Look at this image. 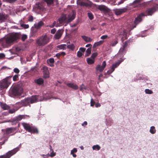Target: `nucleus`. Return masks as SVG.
Wrapping results in <instances>:
<instances>
[{
	"mask_svg": "<svg viewBox=\"0 0 158 158\" xmlns=\"http://www.w3.org/2000/svg\"><path fill=\"white\" fill-rule=\"evenodd\" d=\"M67 48H68L70 49L72 51H73L75 48V46L73 44L68 45L67 46Z\"/></svg>",
	"mask_w": 158,
	"mask_h": 158,
	"instance_id": "37",
	"label": "nucleus"
},
{
	"mask_svg": "<svg viewBox=\"0 0 158 158\" xmlns=\"http://www.w3.org/2000/svg\"><path fill=\"white\" fill-rule=\"evenodd\" d=\"M33 20V17L32 16H30L28 19V20L30 22H32Z\"/></svg>",
	"mask_w": 158,
	"mask_h": 158,
	"instance_id": "62",
	"label": "nucleus"
},
{
	"mask_svg": "<svg viewBox=\"0 0 158 158\" xmlns=\"http://www.w3.org/2000/svg\"><path fill=\"white\" fill-rule=\"evenodd\" d=\"M16 130L15 127L7 128L5 129V132L7 135L10 134V135H15L16 132H14Z\"/></svg>",
	"mask_w": 158,
	"mask_h": 158,
	"instance_id": "10",
	"label": "nucleus"
},
{
	"mask_svg": "<svg viewBox=\"0 0 158 158\" xmlns=\"http://www.w3.org/2000/svg\"><path fill=\"white\" fill-rule=\"evenodd\" d=\"M63 31L62 30H58L54 35L56 39H59L62 35Z\"/></svg>",
	"mask_w": 158,
	"mask_h": 158,
	"instance_id": "18",
	"label": "nucleus"
},
{
	"mask_svg": "<svg viewBox=\"0 0 158 158\" xmlns=\"http://www.w3.org/2000/svg\"><path fill=\"white\" fill-rule=\"evenodd\" d=\"M67 85L69 87L72 88L74 89L77 90L78 89V87L76 84L72 83H69L67 84Z\"/></svg>",
	"mask_w": 158,
	"mask_h": 158,
	"instance_id": "23",
	"label": "nucleus"
},
{
	"mask_svg": "<svg viewBox=\"0 0 158 158\" xmlns=\"http://www.w3.org/2000/svg\"><path fill=\"white\" fill-rule=\"evenodd\" d=\"M78 3L79 5L81 6L86 7L91 6L92 4L91 2H88L87 0H79Z\"/></svg>",
	"mask_w": 158,
	"mask_h": 158,
	"instance_id": "9",
	"label": "nucleus"
},
{
	"mask_svg": "<svg viewBox=\"0 0 158 158\" xmlns=\"http://www.w3.org/2000/svg\"><path fill=\"white\" fill-rule=\"evenodd\" d=\"M14 71L16 73H18L19 72V70L17 68H15L14 69Z\"/></svg>",
	"mask_w": 158,
	"mask_h": 158,
	"instance_id": "55",
	"label": "nucleus"
},
{
	"mask_svg": "<svg viewBox=\"0 0 158 158\" xmlns=\"http://www.w3.org/2000/svg\"><path fill=\"white\" fill-rule=\"evenodd\" d=\"M156 130L154 126H152L151 127L150 130V132L152 134H154L156 133Z\"/></svg>",
	"mask_w": 158,
	"mask_h": 158,
	"instance_id": "39",
	"label": "nucleus"
},
{
	"mask_svg": "<svg viewBox=\"0 0 158 158\" xmlns=\"http://www.w3.org/2000/svg\"><path fill=\"white\" fill-rule=\"evenodd\" d=\"M86 88L85 86L83 84H82V85L80 86V90L81 91L83 89H86Z\"/></svg>",
	"mask_w": 158,
	"mask_h": 158,
	"instance_id": "48",
	"label": "nucleus"
},
{
	"mask_svg": "<svg viewBox=\"0 0 158 158\" xmlns=\"http://www.w3.org/2000/svg\"><path fill=\"white\" fill-rule=\"evenodd\" d=\"M35 7L37 9L39 10H43L44 9V6L43 4L41 3H36Z\"/></svg>",
	"mask_w": 158,
	"mask_h": 158,
	"instance_id": "24",
	"label": "nucleus"
},
{
	"mask_svg": "<svg viewBox=\"0 0 158 158\" xmlns=\"http://www.w3.org/2000/svg\"><path fill=\"white\" fill-rule=\"evenodd\" d=\"M18 78V75H15L13 77V81H16L17 80Z\"/></svg>",
	"mask_w": 158,
	"mask_h": 158,
	"instance_id": "47",
	"label": "nucleus"
},
{
	"mask_svg": "<svg viewBox=\"0 0 158 158\" xmlns=\"http://www.w3.org/2000/svg\"><path fill=\"white\" fill-rule=\"evenodd\" d=\"M91 48H88L86 51V54L85 55V56H89L91 53Z\"/></svg>",
	"mask_w": 158,
	"mask_h": 158,
	"instance_id": "40",
	"label": "nucleus"
},
{
	"mask_svg": "<svg viewBox=\"0 0 158 158\" xmlns=\"http://www.w3.org/2000/svg\"><path fill=\"white\" fill-rule=\"evenodd\" d=\"M143 0H135L133 2V4L139 7L144 6L147 5L148 3L147 2H143L141 3V2Z\"/></svg>",
	"mask_w": 158,
	"mask_h": 158,
	"instance_id": "11",
	"label": "nucleus"
},
{
	"mask_svg": "<svg viewBox=\"0 0 158 158\" xmlns=\"http://www.w3.org/2000/svg\"><path fill=\"white\" fill-rule=\"evenodd\" d=\"M52 150V152L51 153L50 155H49L48 154V155L49 156H51V157H53L56 155V153L54 152L53 150V149Z\"/></svg>",
	"mask_w": 158,
	"mask_h": 158,
	"instance_id": "50",
	"label": "nucleus"
},
{
	"mask_svg": "<svg viewBox=\"0 0 158 158\" xmlns=\"http://www.w3.org/2000/svg\"><path fill=\"white\" fill-rule=\"evenodd\" d=\"M30 132L33 134H38L39 131L37 128L32 126L31 129V131Z\"/></svg>",
	"mask_w": 158,
	"mask_h": 158,
	"instance_id": "28",
	"label": "nucleus"
},
{
	"mask_svg": "<svg viewBox=\"0 0 158 158\" xmlns=\"http://www.w3.org/2000/svg\"><path fill=\"white\" fill-rule=\"evenodd\" d=\"M44 77L45 78H48L49 77V73L48 70V68L46 66L43 67Z\"/></svg>",
	"mask_w": 158,
	"mask_h": 158,
	"instance_id": "15",
	"label": "nucleus"
},
{
	"mask_svg": "<svg viewBox=\"0 0 158 158\" xmlns=\"http://www.w3.org/2000/svg\"><path fill=\"white\" fill-rule=\"evenodd\" d=\"M146 15H145V14L143 13H141L139 14L137 17L135 18L134 21V24H135V25L133 26V28L131 29V30L135 27L136 25L142 21V17L144 16H146Z\"/></svg>",
	"mask_w": 158,
	"mask_h": 158,
	"instance_id": "6",
	"label": "nucleus"
},
{
	"mask_svg": "<svg viewBox=\"0 0 158 158\" xmlns=\"http://www.w3.org/2000/svg\"><path fill=\"white\" fill-rule=\"evenodd\" d=\"M20 38V35L18 33L12 34L7 36L5 39L1 41L0 44L3 48L7 47V44L16 41Z\"/></svg>",
	"mask_w": 158,
	"mask_h": 158,
	"instance_id": "1",
	"label": "nucleus"
},
{
	"mask_svg": "<svg viewBox=\"0 0 158 158\" xmlns=\"http://www.w3.org/2000/svg\"><path fill=\"white\" fill-rule=\"evenodd\" d=\"M76 15V12L74 10H73L71 15H69L68 16V22H71L72 20H73L75 18Z\"/></svg>",
	"mask_w": 158,
	"mask_h": 158,
	"instance_id": "17",
	"label": "nucleus"
},
{
	"mask_svg": "<svg viewBox=\"0 0 158 158\" xmlns=\"http://www.w3.org/2000/svg\"><path fill=\"white\" fill-rule=\"evenodd\" d=\"M97 56V53L96 52H95V53H93L91 57H90V58H92V59H94L95 60V58Z\"/></svg>",
	"mask_w": 158,
	"mask_h": 158,
	"instance_id": "46",
	"label": "nucleus"
},
{
	"mask_svg": "<svg viewBox=\"0 0 158 158\" xmlns=\"http://www.w3.org/2000/svg\"><path fill=\"white\" fill-rule=\"evenodd\" d=\"M77 152V150L76 148H74L73 150L71 151V154L73 156L76 157L77 156L76 155L74 154V153H76Z\"/></svg>",
	"mask_w": 158,
	"mask_h": 158,
	"instance_id": "36",
	"label": "nucleus"
},
{
	"mask_svg": "<svg viewBox=\"0 0 158 158\" xmlns=\"http://www.w3.org/2000/svg\"><path fill=\"white\" fill-rule=\"evenodd\" d=\"M145 93L148 94H152L153 92L152 90L148 89H146L145 90Z\"/></svg>",
	"mask_w": 158,
	"mask_h": 158,
	"instance_id": "43",
	"label": "nucleus"
},
{
	"mask_svg": "<svg viewBox=\"0 0 158 158\" xmlns=\"http://www.w3.org/2000/svg\"><path fill=\"white\" fill-rule=\"evenodd\" d=\"M97 8L100 11H102L105 13H108L110 11L109 9L105 6L103 5H98Z\"/></svg>",
	"mask_w": 158,
	"mask_h": 158,
	"instance_id": "12",
	"label": "nucleus"
},
{
	"mask_svg": "<svg viewBox=\"0 0 158 158\" xmlns=\"http://www.w3.org/2000/svg\"><path fill=\"white\" fill-rule=\"evenodd\" d=\"M66 45L65 44H62L59 45L57 46V48L59 49L65 50L66 49Z\"/></svg>",
	"mask_w": 158,
	"mask_h": 158,
	"instance_id": "33",
	"label": "nucleus"
},
{
	"mask_svg": "<svg viewBox=\"0 0 158 158\" xmlns=\"http://www.w3.org/2000/svg\"><path fill=\"white\" fill-rule=\"evenodd\" d=\"M123 36L125 37V39H127V33L125 30H124L123 31Z\"/></svg>",
	"mask_w": 158,
	"mask_h": 158,
	"instance_id": "53",
	"label": "nucleus"
},
{
	"mask_svg": "<svg viewBox=\"0 0 158 158\" xmlns=\"http://www.w3.org/2000/svg\"><path fill=\"white\" fill-rule=\"evenodd\" d=\"M23 89L19 85L14 86L10 91V93L15 96H19L23 92Z\"/></svg>",
	"mask_w": 158,
	"mask_h": 158,
	"instance_id": "4",
	"label": "nucleus"
},
{
	"mask_svg": "<svg viewBox=\"0 0 158 158\" xmlns=\"http://www.w3.org/2000/svg\"><path fill=\"white\" fill-rule=\"evenodd\" d=\"M129 42L128 41H126L123 44V45L122 48H120L119 52L122 54L124 55L126 52V48L127 47L128 44Z\"/></svg>",
	"mask_w": 158,
	"mask_h": 158,
	"instance_id": "14",
	"label": "nucleus"
},
{
	"mask_svg": "<svg viewBox=\"0 0 158 158\" xmlns=\"http://www.w3.org/2000/svg\"><path fill=\"white\" fill-rule=\"evenodd\" d=\"M48 5H50L53 3L54 0H44Z\"/></svg>",
	"mask_w": 158,
	"mask_h": 158,
	"instance_id": "41",
	"label": "nucleus"
},
{
	"mask_svg": "<svg viewBox=\"0 0 158 158\" xmlns=\"http://www.w3.org/2000/svg\"><path fill=\"white\" fill-rule=\"evenodd\" d=\"M124 59H121L120 60H119L118 62L113 64L111 68V69L109 70L107 72V73L108 74L111 73L116 68L119 64L123 61Z\"/></svg>",
	"mask_w": 158,
	"mask_h": 158,
	"instance_id": "7",
	"label": "nucleus"
},
{
	"mask_svg": "<svg viewBox=\"0 0 158 158\" xmlns=\"http://www.w3.org/2000/svg\"><path fill=\"white\" fill-rule=\"evenodd\" d=\"M52 98L51 95H50L49 94L47 93L46 96H44V95L43 96V99H41L42 101L43 100H46L48 99H50Z\"/></svg>",
	"mask_w": 158,
	"mask_h": 158,
	"instance_id": "31",
	"label": "nucleus"
},
{
	"mask_svg": "<svg viewBox=\"0 0 158 158\" xmlns=\"http://www.w3.org/2000/svg\"><path fill=\"white\" fill-rule=\"evenodd\" d=\"M66 19V16H63L58 19V21L57 22V23L59 22V23L60 24H62L64 22H65Z\"/></svg>",
	"mask_w": 158,
	"mask_h": 158,
	"instance_id": "26",
	"label": "nucleus"
},
{
	"mask_svg": "<svg viewBox=\"0 0 158 158\" xmlns=\"http://www.w3.org/2000/svg\"><path fill=\"white\" fill-rule=\"evenodd\" d=\"M81 37L86 42H90L92 40L90 38L85 35L82 36Z\"/></svg>",
	"mask_w": 158,
	"mask_h": 158,
	"instance_id": "27",
	"label": "nucleus"
},
{
	"mask_svg": "<svg viewBox=\"0 0 158 158\" xmlns=\"http://www.w3.org/2000/svg\"><path fill=\"white\" fill-rule=\"evenodd\" d=\"M48 60L49 62L51 63H53L55 62L54 59L53 58H50Z\"/></svg>",
	"mask_w": 158,
	"mask_h": 158,
	"instance_id": "57",
	"label": "nucleus"
},
{
	"mask_svg": "<svg viewBox=\"0 0 158 158\" xmlns=\"http://www.w3.org/2000/svg\"><path fill=\"white\" fill-rule=\"evenodd\" d=\"M100 149V146L98 145H94L93 147V149L94 150H99Z\"/></svg>",
	"mask_w": 158,
	"mask_h": 158,
	"instance_id": "42",
	"label": "nucleus"
},
{
	"mask_svg": "<svg viewBox=\"0 0 158 158\" xmlns=\"http://www.w3.org/2000/svg\"><path fill=\"white\" fill-rule=\"evenodd\" d=\"M22 124L26 131L29 132L31 131V129L32 126H31L29 124L23 123H22Z\"/></svg>",
	"mask_w": 158,
	"mask_h": 158,
	"instance_id": "19",
	"label": "nucleus"
},
{
	"mask_svg": "<svg viewBox=\"0 0 158 158\" xmlns=\"http://www.w3.org/2000/svg\"><path fill=\"white\" fill-rule=\"evenodd\" d=\"M52 25L54 26H56V27L59 26V25L58 24V23L56 24V22L55 21L53 22V23H52Z\"/></svg>",
	"mask_w": 158,
	"mask_h": 158,
	"instance_id": "63",
	"label": "nucleus"
},
{
	"mask_svg": "<svg viewBox=\"0 0 158 158\" xmlns=\"http://www.w3.org/2000/svg\"><path fill=\"white\" fill-rule=\"evenodd\" d=\"M82 55V53L80 51H78L77 52V56L79 57H81Z\"/></svg>",
	"mask_w": 158,
	"mask_h": 158,
	"instance_id": "52",
	"label": "nucleus"
},
{
	"mask_svg": "<svg viewBox=\"0 0 158 158\" xmlns=\"http://www.w3.org/2000/svg\"><path fill=\"white\" fill-rule=\"evenodd\" d=\"M80 50L81 51L80 52L82 53L84 52L85 50V48H80Z\"/></svg>",
	"mask_w": 158,
	"mask_h": 158,
	"instance_id": "58",
	"label": "nucleus"
},
{
	"mask_svg": "<svg viewBox=\"0 0 158 158\" xmlns=\"http://www.w3.org/2000/svg\"><path fill=\"white\" fill-rule=\"evenodd\" d=\"M9 85L8 81L6 79H4L0 82V86L1 88L4 89L7 88Z\"/></svg>",
	"mask_w": 158,
	"mask_h": 158,
	"instance_id": "13",
	"label": "nucleus"
},
{
	"mask_svg": "<svg viewBox=\"0 0 158 158\" xmlns=\"http://www.w3.org/2000/svg\"><path fill=\"white\" fill-rule=\"evenodd\" d=\"M107 37H108L107 35H103L101 37V39H102V40H104V39H107Z\"/></svg>",
	"mask_w": 158,
	"mask_h": 158,
	"instance_id": "56",
	"label": "nucleus"
},
{
	"mask_svg": "<svg viewBox=\"0 0 158 158\" xmlns=\"http://www.w3.org/2000/svg\"><path fill=\"white\" fill-rule=\"evenodd\" d=\"M9 113L10 114H12L14 113L15 111V109H10V110L9 111Z\"/></svg>",
	"mask_w": 158,
	"mask_h": 158,
	"instance_id": "59",
	"label": "nucleus"
},
{
	"mask_svg": "<svg viewBox=\"0 0 158 158\" xmlns=\"http://www.w3.org/2000/svg\"><path fill=\"white\" fill-rule=\"evenodd\" d=\"M25 116L24 115H19L15 118V120H16V121L19 122L22 119H24L25 118Z\"/></svg>",
	"mask_w": 158,
	"mask_h": 158,
	"instance_id": "30",
	"label": "nucleus"
},
{
	"mask_svg": "<svg viewBox=\"0 0 158 158\" xmlns=\"http://www.w3.org/2000/svg\"><path fill=\"white\" fill-rule=\"evenodd\" d=\"M18 122L16 121V120H15V119L14 118L13 119L12 121V124L13 125H15Z\"/></svg>",
	"mask_w": 158,
	"mask_h": 158,
	"instance_id": "49",
	"label": "nucleus"
},
{
	"mask_svg": "<svg viewBox=\"0 0 158 158\" xmlns=\"http://www.w3.org/2000/svg\"><path fill=\"white\" fill-rule=\"evenodd\" d=\"M5 57V55L4 53H0V59L3 58Z\"/></svg>",
	"mask_w": 158,
	"mask_h": 158,
	"instance_id": "60",
	"label": "nucleus"
},
{
	"mask_svg": "<svg viewBox=\"0 0 158 158\" xmlns=\"http://www.w3.org/2000/svg\"><path fill=\"white\" fill-rule=\"evenodd\" d=\"M90 104V105L91 106H93L95 104V102L94 101L92 98L91 100Z\"/></svg>",
	"mask_w": 158,
	"mask_h": 158,
	"instance_id": "51",
	"label": "nucleus"
},
{
	"mask_svg": "<svg viewBox=\"0 0 158 158\" xmlns=\"http://www.w3.org/2000/svg\"><path fill=\"white\" fill-rule=\"evenodd\" d=\"M27 36L26 35H23L22 37V40L23 41H24L27 38Z\"/></svg>",
	"mask_w": 158,
	"mask_h": 158,
	"instance_id": "54",
	"label": "nucleus"
},
{
	"mask_svg": "<svg viewBox=\"0 0 158 158\" xmlns=\"http://www.w3.org/2000/svg\"><path fill=\"white\" fill-rule=\"evenodd\" d=\"M44 25V23L43 22L40 21L38 23L35 24L34 26L35 28L39 29L40 28Z\"/></svg>",
	"mask_w": 158,
	"mask_h": 158,
	"instance_id": "25",
	"label": "nucleus"
},
{
	"mask_svg": "<svg viewBox=\"0 0 158 158\" xmlns=\"http://www.w3.org/2000/svg\"><path fill=\"white\" fill-rule=\"evenodd\" d=\"M118 43V40L117 38L114 40H113L110 44V45L112 47L115 46L116 44Z\"/></svg>",
	"mask_w": 158,
	"mask_h": 158,
	"instance_id": "34",
	"label": "nucleus"
},
{
	"mask_svg": "<svg viewBox=\"0 0 158 158\" xmlns=\"http://www.w3.org/2000/svg\"><path fill=\"white\" fill-rule=\"evenodd\" d=\"M86 61L89 64H91L94 63L95 60L89 57L87 59Z\"/></svg>",
	"mask_w": 158,
	"mask_h": 158,
	"instance_id": "29",
	"label": "nucleus"
},
{
	"mask_svg": "<svg viewBox=\"0 0 158 158\" xmlns=\"http://www.w3.org/2000/svg\"><path fill=\"white\" fill-rule=\"evenodd\" d=\"M41 98L38 95H33L31 97L25 98L23 100H21V103L23 106H26L29 105L30 104L35 103L37 102L41 101V99H39V98Z\"/></svg>",
	"mask_w": 158,
	"mask_h": 158,
	"instance_id": "2",
	"label": "nucleus"
},
{
	"mask_svg": "<svg viewBox=\"0 0 158 158\" xmlns=\"http://www.w3.org/2000/svg\"><path fill=\"white\" fill-rule=\"evenodd\" d=\"M34 82L36 84L41 85L43 84L44 81L42 78H40L34 80Z\"/></svg>",
	"mask_w": 158,
	"mask_h": 158,
	"instance_id": "21",
	"label": "nucleus"
},
{
	"mask_svg": "<svg viewBox=\"0 0 158 158\" xmlns=\"http://www.w3.org/2000/svg\"><path fill=\"white\" fill-rule=\"evenodd\" d=\"M4 1L6 2H7L10 3H12L15 2L16 1H17V0H3Z\"/></svg>",
	"mask_w": 158,
	"mask_h": 158,
	"instance_id": "45",
	"label": "nucleus"
},
{
	"mask_svg": "<svg viewBox=\"0 0 158 158\" xmlns=\"http://www.w3.org/2000/svg\"><path fill=\"white\" fill-rule=\"evenodd\" d=\"M19 150V148H16L8 151L5 154L0 156V158H10L12 156L15 154Z\"/></svg>",
	"mask_w": 158,
	"mask_h": 158,
	"instance_id": "5",
	"label": "nucleus"
},
{
	"mask_svg": "<svg viewBox=\"0 0 158 158\" xmlns=\"http://www.w3.org/2000/svg\"><path fill=\"white\" fill-rule=\"evenodd\" d=\"M66 55V53L64 52H61L58 53L56 54V56L58 58H59L61 56H64Z\"/></svg>",
	"mask_w": 158,
	"mask_h": 158,
	"instance_id": "38",
	"label": "nucleus"
},
{
	"mask_svg": "<svg viewBox=\"0 0 158 158\" xmlns=\"http://www.w3.org/2000/svg\"><path fill=\"white\" fill-rule=\"evenodd\" d=\"M106 65V62L105 61H104L102 62V65H98L96 67V69L97 71H99L100 72H102Z\"/></svg>",
	"mask_w": 158,
	"mask_h": 158,
	"instance_id": "16",
	"label": "nucleus"
},
{
	"mask_svg": "<svg viewBox=\"0 0 158 158\" xmlns=\"http://www.w3.org/2000/svg\"><path fill=\"white\" fill-rule=\"evenodd\" d=\"M0 105L2 108L4 110H8L10 109V106L2 102H0Z\"/></svg>",
	"mask_w": 158,
	"mask_h": 158,
	"instance_id": "20",
	"label": "nucleus"
},
{
	"mask_svg": "<svg viewBox=\"0 0 158 158\" xmlns=\"http://www.w3.org/2000/svg\"><path fill=\"white\" fill-rule=\"evenodd\" d=\"M8 17V15H7L3 14L0 13V21L1 22H3L6 20Z\"/></svg>",
	"mask_w": 158,
	"mask_h": 158,
	"instance_id": "22",
	"label": "nucleus"
},
{
	"mask_svg": "<svg viewBox=\"0 0 158 158\" xmlns=\"http://www.w3.org/2000/svg\"><path fill=\"white\" fill-rule=\"evenodd\" d=\"M104 42V41L103 40H100L98 42H96L94 44L93 47L95 48L98 46H100L102 45L103 43Z\"/></svg>",
	"mask_w": 158,
	"mask_h": 158,
	"instance_id": "32",
	"label": "nucleus"
},
{
	"mask_svg": "<svg viewBox=\"0 0 158 158\" xmlns=\"http://www.w3.org/2000/svg\"><path fill=\"white\" fill-rule=\"evenodd\" d=\"M56 29L55 28H54L51 30V32L52 34H54L56 32Z\"/></svg>",
	"mask_w": 158,
	"mask_h": 158,
	"instance_id": "61",
	"label": "nucleus"
},
{
	"mask_svg": "<svg viewBox=\"0 0 158 158\" xmlns=\"http://www.w3.org/2000/svg\"><path fill=\"white\" fill-rule=\"evenodd\" d=\"M88 15L89 19L91 20H92L94 18V16L91 13H88Z\"/></svg>",
	"mask_w": 158,
	"mask_h": 158,
	"instance_id": "44",
	"label": "nucleus"
},
{
	"mask_svg": "<svg viewBox=\"0 0 158 158\" xmlns=\"http://www.w3.org/2000/svg\"><path fill=\"white\" fill-rule=\"evenodd\" d=\"M49 37L45 35H42L37 39L36 43L39 46H43L49 42Z\"/></svg>",
	"mask_w": 158,
	"mask_h": 158,
	"instance_id": "3",
	"label": "nucleus"
},
{
	"mask_svg": "<svg viewBox=\"0 0 158 158\" xmlns=\"http://www.w3.org/2000/svg\"><path fill=\"white\" fill-rule=\"evenodd\" d=\"M157 9V7L156 6L147 9L145 11V14H147V15H146V16L152 15L153 13Z\"/></svg>",
	"mask_w": 158,
	"mask_h": 158,
	"instance_id": "8",
	"label": "nucleus"
},
{
	"mask_svg": "<svg viewBox=\"0 0 158 158\" xmlns=\"http://www.w3.org/2000/svg\"><path fill=\"white\" fill-rule=\"evenodd\" d=\"M87 124V123L86 121H85L82 124V126H85Z\"/></svg>",
	"mask_w": 158,
	"mask_h": 158,
	"instance_id": "64",
	"label": "nucleus"
},
{
	"mask_svg": "<svg viewBox=\"0 0 158 158\" xmlns=\"http://www.w3.org/2000/svg\"><path fill=\"white\" fill-rule=\"evenodd\" d=\"M124 12V10L123 9H120V10H116L115 12V14L117 15H120L122 14V13Z\"/></svg>",
	"mask_w": 158,
	"mask_h": 158,
	"instance_id": "35",
	"label": "nucleus"
}]
</instances>
